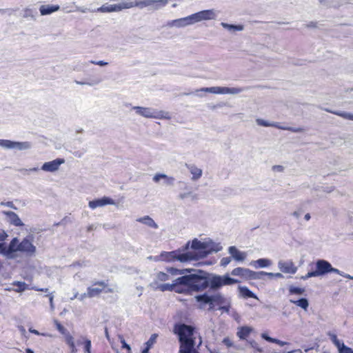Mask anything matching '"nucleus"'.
Here are the masks:
<instances>
[{
	"mask_svg": "<svg viewBox=\"0 0 353 353\" xmlns=\"http://www.w3.org/2000/svg\"><path fill=\"white\" fill-rule=\"evenodd\" d=\"M158 337L157 334H152L148 341L145 343L146 347L151 348L152 345L156 343V340Z\"/></svg>",
	"mask_w": 353,
	"mask_h": 353,
	"instance_id": "45",
	"label": "nucleus"
},
{
	"mask_svg": "<svg viewBox=\"0 0 353 353\" xmlns=\"http://www.w3.org/2000/svg\"><path fill=\"white\" fill-rule=\"evenodd\" d=\"M264 276H267V272L264 271L254 272L251 271L250 279L264 280Z\"/></svg>",
	"mask_w": 353,
	"mask_h": 353,
	"instance_id": "41",
	"label": "nucleus"
},
{
	"mask_svg": "<svg viewBox=\"0 0 353 353\" xmlns=\"http://www.w3.org/2000/svg\"><path fill=\"white\" fill-rule=\"evenodd\" d=\"M113 204H114V201L112 199L107 196H103L101 199L90 201L88 203V205L90 208L95 209L98 207H102L106 205Z\"/></svg>",
	"mask_w": 353,
	"mask_h": 353,
	"instance_id": "19",
	"label": "nucleus"
},
{
	"mask_svg": "<svg viewBox=\"0 0 353 353\" xmlns=\"http://www.w3.org/2000/svg\"><path fill=\"white\" fill-rule=\"evenodd\" d=\"M133 110L135 111V113L139 116H141L145 118H150V119H170V117L168 112L157 110L156 109L152 108L147 107H141V106H133L132 108Z\"/></svg>",
	"mask_w": 353,
	"mask_h": 353,
	"instance_id": "5",
	"label": "nucleus"
},
{
	"mask_svg": "<svg viewBox=\"0 0 353 353\" xmlns=\"http://www.w3.org/2000/svg\"><path fill=\"white\" fill-rule=\"evenodd\" d=\"M290 302L291 303L294 304L295 305L300 307L305 311H307L309 307V301L306 298H300L298 300L290 299Z\"/></svg>",
	"mask_w": 353,
	"mask_h": 353,
	"instance_id": "32",
	"label": "nucleus"
},
{
	"mask_svg": "<svg viewBox=\"0 0 353 353\" xmlns=\"http://www.w3.org/2000/svg\"><path fill=\"white\" fill-rule=\"evenodd\" d=\"M194 299L198 303L208 304L210 305L208 310H213L215 305L220 306L227 303V299L221 292H216L214 294L205 292L195 296Z\"/></svg>",
	"mask_w": 353,
	"mask_h": 353,
	"instance_id": "2",
	"label": "nucleus"
},
{
	"mask_svg": "<svg viewBox=\"0 0 353 353\" xmlns=\"http://www.w3.org/2000/svg\"><path fill=\"white\" fill-rule=\"evenodd\" d=\"M181 279V276L174 279L172 283H163L159 284L155 286V289H158L161 292L165 291H175L177 293H184L185 292V290L182 288L181 283L179 282V280Z\"/></svg>",
	"mask_w": 353,
	"mask_h": 353,
	"instance_id": "10",
	"label": "nucleus"
},
{
	"mask_svg": "<svg viewBox=\"0 0 353 353\" xmlns=\"http://www.w3.org/2000/svg\"><path fill=\"white\" fill-rule=\"evenodd\" d=\"M0 146L7 150L16 149L17 150H26L31 148V144L28 141L19 142L8 139H0Z\"/></svg>",
	"mask_w": 353,
	"mask_h": 353,
	"instance_id": "8",
	"label": "nucleus"
},
{
	"mask_svg": "<svg viewBox=\"0 0 353 353\" xmlns=\"http://www.w3.org/2000/svg\"><path fill=\"white\" fill-rule=\"evenodd\" d=\"M252 328L248 326H243L239 328V330L236 333L237 336L240 339H245L251 333Z\"/></svg>",
	"mask_w": 353,
	"mask_h": 353,
	"instance_id": "35",
	"label": "nucleus"
},
{
	"mask_svg": "<svg viewBox=\"0 0 353 353\" xmlns=\"http://www.w3.org/2000/svg\"><path fill=\"white\" fill-rule=\"evenodd\" d=\"M261 338L263 339L264 340L268 341V342H270L272 343V340L274 338H272L270 337L268 334L266 333H262L261 334Z\"/></svg>",
	"mask_w": 353,
	"mask_h": 353,
	"instance_id": "63",
	"label": "nucleus"
},
{
	"mask_svg": "<svg viewBox=\"0 0 353 353\" xmlns=\"http://www.w3.org/2000/svg\"><path fill=\"white\" fill-rule=\"evenodd\" d=\"M18 244L19 239L17 237H14L10 242L8 247L6 246V243H4L3 256L8 259H14L16 257L15 253L19 252V250H17Z\"/></svg>",
	"mask_w": 353,
	"mask_h": 353,
	"instance_id": "12",
	"label": "nucleus"
},
{
	"mask_svg": "<svg viewBox=\"0 0 353 353\" xmlns=\"http://www.w3.org/2000/svg\"><path fill=\"white\" fill-rule=\"evenodd\" d=\"M168 178L165 174H156L153 177V181L156 183L159 182L161 179Z\"/></svg>",
	"mask_w": 353,
	"mask_h": 353,
	"instance_id": "56",
	"label": "nucleus"
},
{
	"mask_svg": "<svg viewBox=\"0 0 353 353\" xmlns=\"http://www.w3.org/2000/svg\"><path fill=\"white\" fill-rule=\"evenodd\" d=\"M205 247L203 254H201L199 257L205 258L212 252H218L222 250V246L220 243H216L212 241L205 242Z\"/></svg>",
	"mask_w": 353,
	"mask_h": 353,
	"instance_id": "20",
	"label": "nucleus"
},
{
	"mask_svg": "<svg viewBox=\"0 0 353 353\" xmlns=\"http://www.w3.org/2000/svg\"><path fill=\"white\" fill-rule=\"evenodd\" d=\"M289 295H303L305 292L304 288L296 287L294 285H290L288 287Z\"/></svg>",
	"mask_w": 353,
	"mask_h": 353,
	"instance_id": "38",
	"label": "nucleus"
},
{
	"mask_svg": "<svg viewBox=\"0 0 353 353\" xmlns=\"http://www.w3.org/2000/svg\"><path fill=\"white\" fill-rule=\"evenodd\" d=\"M195 14L197 19V22L199 23L202 21L216 19L219 14V11L214 9L204 10L196 12Z\"/></svg>",
	"mask_w": 353,
	"mask_h": 353,
	"instance_id": "13",
	"label": "nucleus"
},
{
	"mask_svg": "<svg viewBox=\"0 0 353 353\" xmlns=\"http://www.w3.org/2000/svg\"><path fill=\"white\" fill-rule=\"evenodd\" d=\"M228 252L232 257L237 261H243L246 257V254L239 251L235 246H230Z\"/></svg>",
	"mask_w": 353,
	"mask_h": 353,
	"instance_id": "26",
	"label": "nucleus"
},
{
	"mask_svg": "<svg viewBox=\"0 0 353 353\" xmlns=\"http://www.w3.org/2000/svg\"><path fill=\"white\" fill-rule=\"evenodd\" d=\"M278 268L285 274H294L296 272L298 268L294 265L292 261H283L280 260L278 262Z\"/></svg>",
	"mask_w": 353,
	"mask_h": 353,
	"instance_id": "14",
	"label": "nucleus"
},
{
	"mask_svg": "<svg viewBox=\"0 0 353 353\" xmlns=\"http://www.w3.org/2000/svg\"><path fill=\"white\" fill-rule=\"evenodd\" d=\"M21 14L22 17L24 19H30L34 21H36L37 19L38 13L37 10L34 8L26 7L22 10Z\"/></svg>",
	"mask_w": 353,
	"mask_h": 353,
	"instance_id": "25",
	"label": "nucleus"
},
{
	"mask_svg": "<svg viewBox=\"0 0 353 353\" xmlns=\"http://www.w3.org/2000/svg\"><path fill=\"white\" fill-rule=\"evenodd\" d=\"M64 335L65 336V341L68 345L74 342V338L69 334L68 332H66V334Z\"/></svg>",
	"mask_w": 353,
	"mask_h": 353,
	"instance_id": "57",
	"label": "nucleus"
},
{
	"mask_svg": "<svg viewBox=\"0 0 353 353\" xmlns=\"http://www.w3.org/2000/svg\"><path fill=\"white\" fill-rule=\"evenodd\" d=\"M185 167L189 170L190 172L192 174V181H197L201 177L203 174L202 170L197 168L194 164L185 163Z\"/></svg>",
	"mask_w": 353,
	"mask_h": 353,
	"instance_id": "27",
	"label": "nucleus"
},
{
	"mask_svg": "<svg viewBox=\"0 0 353 353\" xmlns=\"http://www.w3.org/2000/svg\"><path fill=\"white\" fill-rule=\"evenodd\" d=\"M244 90L242 88H228V87H210V88H202L197 90L196 92H205L212 94H237L242 92Z\"/></svg>",
	"mask_w": 353,
	"mask_h": 353,
	"instance_id": "6",
	"label": "nucleus"
},
{
	"mask_svg": "<svg viewBox=\"0 0 353 353\" xmlns=\"http://www.w3.org/2000/svg\"><path fill=\"white\" fill-rule=\"evenodd\" d=\"M226 303H228V304L227 305H225V304L221 305L218 309L220 310H222L223 312L228 313L230 312V304L228 301Z\"/></svg>",
	"mask_w": 353,
	"mask_h": 353,
	"instance_id": "52",
	"label": "nucleus"
},
{
	"mask_svg": "<svg viewBox=\"0 0 353 353\" xmlns=\"http://www.w3.org/2000/svg\"><path fill=\"white\" fill-rule=\"evenodd\" d=\"M46 296H48L49 298L50 308L52 310H53L54 308V303H53L54 295L52 294V293H50V294H47Z\"/></svg>",
	"mask_w": 353,
	"mask_h": 353,
	"instance_id": "59",
	"label": "nucleus"
},
{
	"mask_svg": "<svg viewBox=\"0 0 353 353\" xmlns=\"http://www.w3.org/2000/svg\"><path fill=\"white\" fill-rule=\"evenodd\" d=\"M167 26L176 27V28H184L185 25L183 23V18H180V19H174V20L168 21Z\"/></svg>",
	"mask_w": 353,
	"mask_h": 353,
	"instance_id": "39",
	"label": "nucleus"
},
{
	"mask_svg": "<svg viewBox=\"0 0 353 353\" xmlns=\"http://www.w3.org/2000/svg\"><path fill=\"white\" fill-rule=\"evenodd\" d=\"M90 63L94 64V65H99V66H105V65H108V63L106 61H93V60H92L90 61Z\"/></svg>",
	"mask_w": 353,
	"mask_h": 353,
	"instance_id": "58",
	"label": "nucleus"
},
{
	"mask_svg": "<svg viewBox=\"0 0 353 353\" xmlns=\"http://www.w3.org/2000/svg\"><path fill=\"white\" fill-rule=\"evenodd\" d=\"M168 1V0H125V4L130 5L126 7V9L136 6L141 9L148 7L149 10H157L165 6Z\"/></svg>",
	"mask_w": 353,
	"mask_h": 353,
	"instance_id": "3",
	"label": "nucleus"
},
{
	"mask_svg": "<svg viewBox=\"0 0 353 353\" xmlns=\"http://www.w3.org/2000/svg\"><path fill=\"white\" fill-rule=\"evenodd\" d=\"M231 262L230 257H223L221 259L220 264L223 267H226Z\"/></svg>",
	"mask_w": 353,
	"mask_h": 353,
	"instance_id": "53",
	"label": "nucleus"
},
{
	"mask_svg": "<svg viewBox=\"0 0 353 353\" xmlns=\"http://www.w3.org/2000/svg\"><path fill=\"white\" fill-rule=\"evenodd\" d=\"M188 274L181 276L179 282L181 286L186 288L185 292H202L207 288L217 291L223 286L239 283L240 281L232 278L228 274L219 275L210 273L202 270L190 269Z\"/></svg>",
	"mask_w": 353,
	"mask_h": 353,
	"instance_id": "1",
	"label": "nucleus"
},
{
	"mask_svg": "<svg viewBox=\"0 0 353 353\" xmlns=\"http://www.w3.org/2000/svg\"><path fill=\"white\" fill-rule=\"evenodd\" d=\"M8 236V234L5 230H2L0 232V243H4L3 241L7 239Z\"/></svg>",
	"mask_w": 353,
	"mask_h": 353,
	"instance_id": "60",
	"label": "nucleus"
},
{
	"mask_svg": "<svg viewBox=\"0 0 353 353\" xmlns=\"http://www.w3.org/2000/svg\"><path fill=\"white\" fill-rule=\"evenodd\" d=\"M128 5L125 4V0H122V2L115 5H107L104 4L100 8H98L97 11L100 12H118L123 9H126Z\"/></svg>",
	"mask_w": 353,
	"mask_h": 353,
	"instance_id": "16",
	"label": "nucleus"
},
{
	"mask_svg": "<svg viewBox=\"0 0 353 353\" xmlns=\"http://www.w3.org/2000/svg\"><path fill=\"white\" fill-rule=\"evenodd\" d=\"M250 346L254 349L256 352H260V353H262L263 352V349L262 347H261L258 343L254 340H251V341H248Z\"/></svg>",
	"mask_w": 353,
	"mask_h": 353,
	"instance_id": "46",
	"label": "nucleus"
},
{
	"mask_svg": "<svg viewBox=\"0 0 353 353\" xmlns=\"http://www.w3.org/2000/svg\"><path fill=\"white\" fill-rule=\"evenodd\" d=\"M330 273H335V274H339V275H343V272H341V270L335 268H333L332 265L330 266Z\"/></svg>",
	"mask_w": 353,
	"mask_h": 353,
	"instance_id": "61",
	"label": "nucleus"
},
{
	"mask_svg": "<svg viewBox=\"0 0 353 353\" xmlns=\"http://www.w3.org/2000/svg\"><path fill=\"white\" fill-rule=\"evenodd\" d=\"M328 335L330 340L336 345L338 350L342 346L341 345H344V343L341 341L335 334L329 333Z\"/></svg>",
	"mask_w": 353,
	"mask_h": 353,
	"instance_id": "44",
	"label": "nucleus"
},
{
	"mask_svg": "<svg viewBox=\"0 0 353 353\" xmlns=\"http://www.w3.org/2000/svg\"><path fill=\"white\" fill-rule=\"evenodd\" d=\"M221 26L230 32L242 31L244 29L243 25L229 24L225 22L221 23Z\"/></svg>",
	"mask_w": 353,
	"mask_h": 353,
	"instance_id": "36",
	"label": "nucleus"
},
{
	"mask_svg": "<svg viewBox=\"0 0 353 353\" xmlns=\"http://www.w3.org/2000/svg\"><path fill=\"white\" fill-rule=\"evenodd\" d=\"M251 271L252 270L248 268L239 267L233 269L231 272V274L232 276H238L243 279L248 280L250 279Z\"/></svg>",
	"mask_w": 353,
	"mask_h": 353,
	"instance_id": "23",
	"label": "nucleus"
},
{
	"mask_svg": "<svg viewBox=\"0 0 353 353\" xmlns=\"http://www.w3.org/2000/svg\"><path fill=\"white\" fill-rule=\"evenodd\" d=\"M170 279V275L166 272H159L157 273L154 281L150 283V286L155 288L156 285H159V281H166Z\"/></svg>",
	"mask_w": 353,
	"mask_h": 353,
	"instance_id": "30",
	"label": "nucleus"
},
{
	"mask_svg": "<svg viewBox=\"0 0 353 353\" xmlns=\"http://www.w3.org/2000/svg\"><path fill=\"white\" fill-rule=\"evenodd\" d=\"M101 81H102V79H96L92 80V81H79L76 80L74 82L77 85H90V86H93L95 85H98Z\"/></svg>",
	"mask_w": 353,
	"mask_h": 353,
	"instance_id": "43",
	"label": "nucleus"
},
{
	"mask_svg": "<svg viewBox=\"0 0 353 353\" xmlns=\"http://www.w3.org/2000/svg\"><path fill=\"white\" fill-rule=\"evenodd\" d=\"M240 296L244 299L252 298L255 299H258V297L256 294H254L252 291H251L246 286H239L238 288Z\"/></svg>",
	"mask_w": 353,
	"mask_h": 353,
	"instance_id": "28",
	"label": "nucleus"
},
{
	"mask_svg": "<svg viewBox=\"0 0 353 353\" xmlns=\"http://www.w3.org/2000/svg\"><path fill=\"white\" fill-rule=\"evenodd\" d=\"M183 20L185 27L198 23L195 13L192 14L188 17H183Z\"/></svg>",
	"mask_w": 353,
	"mask_h": 353,
	"instance_id": "40",
	"label": "nucleus"
},
{
	"mask_svg": "<svg viewBox=\"0 0 353 353\" xmlns=\"http://www.w3.org/2000/svg\"><path fill=\"white\" fill-rule=\"evenodd\" d=\"M323 110L327 112L332 113V114L339 116L343 119L353 121V114H352V113L342 112V111H332V110H330L329 108H324Z\"/></svg>",
	"mask_w": 353,
	"mask_h": 353,
	"instance_id": "33",
	"label": "nucleus"
},
{
	"mask_svg": "<svg viewBox=\"0 0 353 353\" xmlns=\"http://www.w3.org/2000/svg\"><path fill=\"white\" fill-rule=\"evenodd\" d=\"M323 110L327 112L332 113V114L339 116L343 119L353 121V114H352V113L342 112V111H332V110H330L329 108H324Z\"/></svg>",
	"mask_w": 353,
	"mask_h": 353,
	"instance_id": "34",
	"label": "nucleus"
},
{
	"mask_svg": "<svg viewBox=\"0 0 353 353\" xmlns=\"http://www.w3.org/2000/svg\"><path fill=\"white\" fill-rule=\"evenodd\" d=\"M315 266L318 274L321 276L330 273L331 263L325 259H318L315 263Z\"/></svg>",
	"mask_w": 353,
	"mask_h": 353,
	"instance_id": "18",
	"label": "nucleus"
},
{
	"mask_svg": "<svg viewBox=\"0 0 353 353\" xmlns=\"http://www.w3.org/2000/svg\"><path fill=\"white\" fill-rule=\"evenodd\" d=\"M54 324L61 334H66L67 330L57 320H54Z\"/></svg>",
	"mask_w": 353,
	"mask_h": 353,
	"instance_id": "48",
	"label": "nucleus"
},
{
	"mask_svg": "<svg viewBox=\"0 0 353 353\" xmlns=\"http://www.w3.org/2000/svg\"><path fill=\"white\" fill-rule=\"evenodd\" d=\"M250 265H254L256 268H264L271 265L272 261L268 259L261 258L256 261H252L250 263Z\"/></svg>",
	"mask_w": 353,
	"mask_h": 353,
	"instance_id": "31",
	"label": "nucleus"
},
{
	"mask_svg": "<svg viewBox=\"0 0 353 353\" xmlns=\"http://www.w3.org/2000/svg\"><path fill=\"white\" fill-rule=\"evenodd\" d=\"M256 122L257 125H261V126H264V127L275 126L274 124H272V123H269L268 121H265L262 119H257L256 120Z\"/></svg>",
	"mask_w": 353,
	"mask_h": 353,
	"instance_id": "50",
	"label": "nucleus"
},
{
	"mask_svg": "<svg viewBox=\"0 0 353 353\" xmlns=\"http://www.w3.org/2000/svg\"><path fill=\"white\" fill-rule=\"evenodd\" d=\"M29 237H25L21 242L19 241L17 250H19V252L24 253L26 256H32L34 255L37 248L32 244Z\"/></svg>",
	"mask_w": 353,
	"mask_h": 353,
	"instance_id": "9",
	"label": "nucleus"
},
{
	"mask_svg": "<svg viewBox=\"0 0 353 353\" xmlns=\"http://www.w3.org/2000/svg\"><path fill=\"white\" fill-rule=\"evenodd\" d=\"M94 285H99V287L92 286L88 288V297L90 298L99 295L107 285L103 281H101L95 283Z\"/></svg>",
	"mask_w": 353,
	"mask_h": 353,
	"instance_id": "21",
	"label": "nucleus"
},
{
	"mask_svg": "<svg viewBox=\"0 0 353 353\" xmlns=\"http://www.w3.org/2000/svg\"><path fill=\"white\" fill-rule=\"evenodd\" d=\"M149 260H152L155 262L163 261L162 252L157 256H150L148 257Z\"/></svg>",
	"mask_w": 353,
	"mask_h": 353,
	"instance_id": "54",
	"label": "nucleus"
},
{
	"mask_svg": "<svg viewBox=\"0 0 353 353\" xmlns=\"http://www.w3.org/2000/svg\"><path fill=\"white\" fill-rule=\"evenodd\" d=\"M191 248L194 250V252H191L195 259H194L192 261L198 260L201 259L199 257L201 254H203V252L205 249V242H201L197 239H194L192 240L190 245Z\"/></svg>",
	"mask_w": 353,
	"mask_h": 353,
	"instance_id": "15",
	"label": "nucleus"
},
{
	"mask_svg": "<svg viewBox=\"0 0 353 353\" xmlns=\"http://www.w3.org/2000/svg\"><path fill=\"white\" fill-rule=\"evenodd\" d=\"M59 10L60 6L59 5H42L39 8V12L41 16L50 15Z\"/></svg>",
	"mask_w": 353,
	"mask_h": 353,
	"instance_id": "24",
	"label": "nucleus"
},
{
	"mask_svg": "<svg viewBox=\"0 0 353 353\" xmlns=\"http://www.w3.org/2000/svg\"><path fill=\"white\" fill-rule=\"evenodd\" d=\"M180 348L179 353H199L194 348L195 339H180Z\"/></svg>",
	"mask_w": 353,
	"mask_h": 353,
	"instance_id": "11",
	"label": "nucleus"
},
{
	"mask_svg": "<svg viewBox=\"0 0 353 353\" xmlns=\"http://www.w3.org/2000/svg\"><path fill=\"white\" fill-rule=\"evenodd\" d=\"M272 170H273L274 171H275V172H283V171L284 168H283V166H282V165H274V166L272 167Z\"/></svg>",
	"mask_w": 353,
	"mask_h": 353,
	"instance_id": "64",
	"label": "nucleus"
},
{
	"mask_svg": "<svg viewBox=\"0 0 353 353\" xmlns=\"http://www.w3.org/2000/svg\"><path fill=\"white\" fill-rule=\"evenodd\" d=\"M84 352L85 353H91V341L88 339H85L84 341Z\"/></svg>",
	"mask_w": 353,
	"mask_h": 353,
	"instance_id": "49",
	"label": "nucleus"
},
{
	"mask_svg": "<svg viewBox=\"0 0 353 353\" xmlns=\"http://www.w3.org/2000/svg\"><path fill=\"white\" fill-rule=\"evenodd\" d=\"M167 273L170 275L176 276V275H185L187 272H190L189 268L185 269H177L176 268H167L166 269Z\"/></svg>",
	"mask_w": 353,
	"mask_h": 353,
	"instance_id": "37",
	"label": "nucleus"
},
{
	"mask_svg": "<svg viewBox=\"0 0 353 353\" xmlns=\"http://www.w3.org/2000/svg\"><path fill=\"white\" fill-rule=\"evenodd\" d=\"M267 276L269 279H272V278L283 279V278H284L283 274L280 272H276V273L267 272Z\"/></svg>",
	"mask_w": 353,
	"mask_h": 353,
	"instance_id": "51",
	"label": "nucleus"
},
{
	"mask_svg": "<svg viewBox=\"0 0 353 353\" xmlns=\"http://www.w3.org/2000/svg\"><path fill=\"white\" fill-rule=\"evenodd\" d=\"M163 261L172 263L176 261L181 263H185L195 259L194 254L190 252H182L181 249L171 252H162Z\"/></svg>",
	"mask_w": 353,
	"mask_h": 353,
	"instance_id": "4",
	"label": "nucleus"
},
{
	"mask_svg": "<svg viewBox=\"0 0 353 353\" xmlns=\"http://www.w3.org/2000/svg\"><path fill=\"white\" fill-rule=\"evenodd\" d=\"M1 205L7 206V207H9L10 208L15 209V210L17 209V208L13 204L12 201L1 202Z\"/></svg>",
	"mask_w": 353,
	"mask_h": 353,
	"instance_id": "62",
	"label": "nucleus"
},
{
	"mask_svg": "<svg viewBox=\"0 0 353 353\" xmlns=\"http://www.w3.org/2000/svg\"><path fill=\"white\" fill-rule=\"evenodd\" d=\"M13 285L17 286L18 288L15 290L17 292H22L28 288V285L23 281H14Z\"/></svg>",
	"mask_w": 353,
	"mask_h": 353,
	"instance_id": "42",
	"label": "nucleus"
},
{
	"mask_svg": "<svg viewBox=\"0 0 353 353\" xmlns=\"http://www.w3.org/2000/svg\"><path fill=\"white\" fill-rule=\"evenodd\" d=\"M137 221L151 228L157 229L159 228L155 221L148 215L137 219Z\"/></svg>",
	"mask_w": 353,
	"mask_h": 353,
	"instance_id": "29",
	"label": "nucleus"
},
{
	"mask_svg": "<svg viewBox=\"0 0 353 353\" xmlns=\"http://www.w3.org/2000/svg\"><path fill=\"white\" fill-rule=\"evenodd\" d=\"M341 345L338 350L339 353H353L352 348L347 347L345 344Z\"/></svg>",
	"mask_w": 353,
	"mask_h": 353,
	"instance_id": "47",
	"label": "nucleus"
},
{
	"mask_svg": "<svg viewBox=\"0 0 353 353\" xmlns=\"http://www.w3.org/2000/svg\"><path fill=\"white\" fill-rule=\"evenodd\" d=\"M194 332V328L192 325L185 323H176L174 327V333L177 334L179 340L180 339H192Z\"/></svg>",
	"mask_w": 353,
	"mask_h": 353,
	"instance_id": "7",
	"label": "nucleus"
},
{
	"mask_svg": "<svg viewBox=\"0 0 353 353\" xmlns=\"http://www.w3.org/2000/svg\"><path fill=\"white\" fill-rule=\"evenodd\" d=\"M3 214L8 218V222L14 226H23L24 224L19 216L12 211H3Z\"/></svg>",
	"mask_w": 353,
	"mask_h": 353,
	"instance_id": "22",
	"label": "nucleus"
},
{
	"mask_svg": "<svg viewBox=\"0 0 353 353\" xmlns=\"http://www.w3.org/2000/svg\"><path fill=\"white\" fill-rule=\"evenodd\" d=\"M223 343L228 347H234V343L229 337H225L223 340Z\"/></svg>",
	"mask_w": 353,
	"mask_h": 353,
	"instance_id": "55",
	"label": "nucleus"
},
{
	"mask_svg": "<svg viewBox=\"0 0 353 353\" xmlns=\"http://www.w3.org/2000/svg\"><path fill=\"white\" fill-rule=\"evenodd\" d=\"M64 162L63 159L57 158L53 161L44 163L41 166V170L46 172H54L57 171L59 166Z\"/></svg>",
	"mask_w": 353,
	"mask_h": 353,
	"instance_id": "17",
	"label": "nucleus"
}]
</instances>
